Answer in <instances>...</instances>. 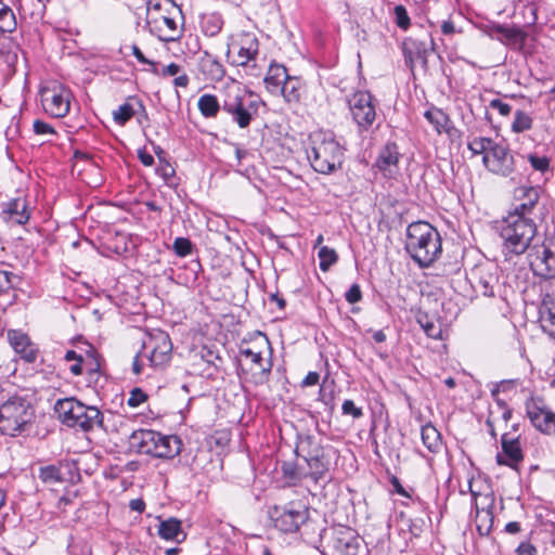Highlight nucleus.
Wrapping results in <instances>:
<instances>
[{"mask_svg": "<svg viewBox=\"0 0 555 555\" xmlns=\"http://www.w3.org/2000/svg\"><path fill=\"white\" fill-rule=\"evenodd\" d=\"M182 449V441L176 435H163L160 434V439L158 441V447L156 450V457L160 459H173L179 455Z\"/></svg>", "mask_w": 555, "mask_h": 555, "instance_id": "obj_31", "label": "nucleus"}, {"mask_svg": "<svg viewBox=\"0 0 555 555\" xmlns=\"http://www.w3.org/2000/svg\"><path fill=\"white\" fill-rule=\"evenodd\" d=\"M282 474L283 477L292 481L293 485L299 483L302 480L309 478L308 472L304 470L298 465L291 462L283 463Z\"/></svg>", "mask_w": 555, "mask_h": 555, "instance_id": "obj_41", "label": "nucleus"}, {"mask_svg": "<svg viewBox=\"0 0 555 555\" xmlns=\"http://www.w3.org/2000/svg\"><path fill=\"white\" fill-rule=\"evenodd\" d=\"M3 214L8 215V218L17 224H25L30 218V212L24 198L9 201L4 205Z\"/></svg>", "mask_w": 555, "mask_h": 555, "instance_id": "obj_30", "label": "nucleus"}, {"mask_svg": "<svg viewBox=\"0 0 555 555\" xmlns=\"http://www.w3.org/2000/svg\"><path fill=\"white\" fill-rule=\"evenodd\" d=\"M485 166L492 172L507 176L514 170L515 162L509 150L502 143L493 142L482 157Z\"/></svg>", "mask_w": 555, "mask_h": 555, "instance_id": "obj_15", "label": "nucleus"}, {"mask_svg": "<svg viewBox=\"0 0 555 555\" xmlns=\"http://www.w3.org/2000/svg\"><path fill=\"white\" fill-rule=\"evenodd\" d=\"M142 350L151 367L163 369L170 362L172 357L171 339L166 332L155 330L143 341Z\"/></svg>", "mask_w": 555, "mask_h": 555, "instance_id": "obj_7", "label": "nucleus"}, {"mask_svg": "<svg viewBox=\"0 0 555 555\" xmlns=\"http://www.w3.org/2000/svg\"><path fill=\"white\" fill-rule=\"evenodd\" d=\"M402 52L405 63L411 70H413L416 63H420L424 69H427L430 49L425 41L408 38L402 43Z\"/></svg>", "mask_w": 555, "mask_h": 555, "instance_id": "obj_19", "label": "nucleus"}, {"mask_svg": "<svg viewBox=\"0 0 555 555\" xmlns=\"http://www.w3.org/2000/svg\"><path fill=\"white\" fill-rule=\"evenodd\" d=\"M539 315L543 331L555 338V305L544 301L539 309Z\"/></svg>", "mask_w": 555, "mask_h": 555, "instance_id": "obj_37", "label": "nucleus"}, {"mask_svg": "<svg viewBox=\"0 0 555 555\" xmlns=\"http://www.w3.org/2000/svg\"><path fill=\"white\" fill-rule=\"evenodd\" d=\"M341 412L344 415H351L353 418H360L363 415L362 409L357 406L350 399L343 402Z\"/></svg>", "mask_w": 555, "mask_h": 555, "instance_id": "obj_52", "label": "nucleus"}, {"mask_svg": "<svg viewBox=\"0 0 555 555\" xmlns=\"http://www.w3.org/2000/svg\"><path fill=\"white\" fill-rule=\"evenodd\" d=\"M151 72L154 75L162 77L177 76L181 72V66L177 63H170L169 65L163 67L162 70H158L155 64Z\"/></svg>", "mask_w": 555, "mask_h": 555, "instance_id": "obj_51", "label": "nucleus"}, {"mask_svg": "<svg viewBox=\"0 0 555 555\" xmlns=\"http://www.w3.org/2000/svg\"><path fill=\"white\" fill-rule=\"evenodd\" d=\"M496 268L493 264L475 266L469 273L473 288L486 297L494 296V286L498 284Z\"/></svg>", "mask_w": 555, "mask_h": 555, "instance_id": "obj_16", "label": "nucleus"}, {"mask_svg": "<svg viewBox=\"0 0 555 555\" xmlns=\"http://www.w3.org/2000/svg\"><path fill=\"white\" fill-rule=\"evenodd\" d=\"M501 452H498L495 459L499 465L508 466L519 472L520 466V435L504 433L501 437Z\"/></svg>", "mask_w": 555, "mask_h": 555, "instance_id": "obj_17", "label": "nucleus"}, {"mask_svg": "<svg viewBox=\"0 0 555 555\" xmlns=\"http://www.w3.org/2000/svg\"><path fill=\"white\" fill-rule=\"evenodd\" d=\"M144 360H146V359L143 356V350H141L140 352L137 353V356L134 357L133 362H132V372L135 375H139L142 373Z\"/></svg>", "mask_w": 555, "mask_h": 555, "instance_id": "obj_59", "label": "nucleus"}, {"mask_svg": "<svg viewBox=\"0 0 555 555\" xmlns=\"http://www.w3.org/2000/svg\"><path fill=\"white\" fill-rule=\"evenodd\" d=\"M490 107L493 109H496L502 116L509 115V113L512 111V107L509 104H507L499 99L492 100L490 102Z\"/></svg>", "mask_w": 555, "mask_h": 555, "instance_id": "obj_57", "label": "nucleus"}, {"mask_svg": "<svg viewBox=\"0 0 555 555\" xmlns=\"http://www.w3.org/2000/svg\"><path fill=\"white\" fill-rule=\"evenodd\" d=\"M147 400V395L141 388H133L129 398L127 399V404L130 408H138L140 404Z\"/></svg>", "mask_w": 555, "mask_h": 555, "instance_id": "obj_50", "label": "nucleus"}, {"mask_svg": "<svg viewBox=\"0 0 555 555\" xmlns=\"http://www.w3.org/2000/svg\"><path fill=\"white\" fill-rule=\"evenodd\" d=\"M416 321L425 334L434 339H442V323L438 318L429 315L427 312H420Z\"/></svg>", "mask_w": 555, "mask_h": 555, "instance_id": "obj_34", "label": "nucleus"}, {"mask_svg": "<svg viewBox=\"0 0 555 555\" xmlns=\"http://www.w3.org/2000/svg\"><path fill=\"white\" fill-rule=\"evenodd\" d=\"M83 367L86 372H100V356L92 347H90V350L87 351V358H83Z\"/></svg>", "mask_w": 555, "mask_h": 555, "instance_id": "obj_46", "label": "nucleus"}, {"mask_svg": "<svg viewBox=\"0 0 555 555\" xmlns=\"http://www.w3.org/2000/svg\"><path fill=\"white\" fill-rule=\"evenodd\" d=\"M8 339L15 353L27 363H34L38 357V347L29 336L21 331L11 330L8 332Z\"/></svg>", "mask_w": 555, "mask_h": 555, "instance_id": "obj_21", "label": "nucleus"}, {"mask_svg": "<svg viewBox=\"0 0 555 555\" xmlns=\"http://www.w3.org/2000/svg\"><path fill=\"white\" fill-rule=\"evenodd\" d=\"M35 417V409L26 397L12 396L0 404V431L14 436L25 430Z\"/></svg>", "mask_w": 555, "mask_h": 555, "instance_id": "obj_5", "label": "nucleus"}, {"mask_svg": "<svg viewBox=\"0 0 555 555\" xmlns=\"http://www.w3.org/2000/svg\"><path fill=\"white\" fill-rule=\"evenodd\" d=\"M333 547L337 555H359L361 539L350 529L340 528L334 538Z\"/></svg>", "mask_w": 555, "mask_h": 555, "instance_id": "obj_22", "label": "nucleus"}, {"mask_svg": "<svg viewBox=\"0 0 555 555\" xmlns=\"http://www.w3.org/2000/svg\"><path fill=\"white\" fill-rule=\"evenodd\" d=\"M61 466H62L61 463L59 465L52 464V465L41 466L39 468L38 477L40 478V480L43 483L53 485V483L62 482L64 480V478L61 473Z\"/></svg>", "mask_w": 555, "mask_h": 555, "instance_id": "obj_40", "label": "nucleus"}, {"mask_svg": "<svg viewBox=\"0 0 555 555\" xmlns=\"http://www.w3.org/2000/svg\"><path fill=\"white\" fill-rule=\"evenodd\" d=\"M393 11L397 26L403 30L408 29L411 21L406 9L402 4H399L395 7Z\"/></svg>", "mask_w": 555, "mask_h": 555, "instance_id": "obj_49", "label": "nucleus"}, {"mask_svg": "<svg viewBox=\"0 0 555 555\" xmlns=\"http://www.w3.org/2000/svg\"><path fill=\"white\" fill-rule=\"evenodd\" d=\"M181 526V520L175 517H169L165 520H160L157 533L163 540L177 541L180 543L186 538V533L182 530Z\"/></svg>", "mask_w": 555, "mask_h": 555, "instance_id": "obj_27", "label": "nucleus"}, {"mask_svg": "<svg viewBox=\"0 0 555 555\" xmlns=\"http://www.w3.org/2000/svg\"><path fill=\"white\" fill-rule=\"evenodd\" d=\"M41 104L47 114L62 118L70 108V91L63 85L44 87L41 89Z\"/></svg>", "mask_w": 555, "mask_h": 555, "instance_id": "obj_12", "label": "nucleus"}, {"mask_svg": "<svg viewBox=\"0 0 555 555\" xmlns=\"http://www.w3.org/2000/svg\"><path fill=\"white\" fill-rule=\"evenodd\" d=\"M309 467V479H311L314 483H318L320 479H323L330 469V455L328 450L326 449L322 453L318 454V456L307 457L305 459Z\"/></svg>", "mask_w": 555, "mask_h": 555, "instance_id": "obj_28", "label": "nucleus"}, {"mask_svg": "<svg viewBox=\"0 0 555 555\" xmlns=\"http://www.w3.org/2000/svg\"><path fill=\"white\" fill-rule=\"evenodd\" d=\"M198 70L209 81H220L225 75L223 65L207 51H204L198 60Z\"/></svg>", "mask_w": 555, "mask_h": 555, "instance_id": "obj_25", "label": "nucleus"}, {"mask_svg": "<svg viewBox=\"0 0 555 555\" xmlns=\"http://www.w3.org/2000/svg\"><path fill=\"white\" fill-rule=\"evenodd\" d=\"M522 198L526 199V202H522V204H527V211L531 209L539 199V192L534 188H528L522 193Z\"/></svg>", "mask_w": 555, "mask_h": 555, "instance_id": "obj_55", "label": "nucleus"}, {"mask_svg": "<svg viewBox=\"0 0 555 555\" xmlns=\"http://www.w3.org/2000/svg\"><path fill=\"white\" fill-rule=\"evenodd\" d=\"M400 152L397 143L387 142L379 151L378 156L375 160V167L382 172V175L391 179L398 173Z\"/></svg>", "mask_w": 555, "mask_h": 555, "instance_id": "obj_18", "label": "nucleus"}, {"mask_svg": "<svg viewBox=\"0 0 555 555\" xmlns=\"http://www.w3.org/2000/svg\"><path fill=\"white\" fill-rule=\"evenodd\" d=\"M197 107L204 117L215 118L222 108V104L219 103L216 95L205 93L199 96Z\"/></svg>", "mask_w": 555, "mask_h": 555, "instance_id": "obj_38", "label": "nucleus"}, {"mask_svg": "<svg viewBox=\"0 0 555 555\" xmlns=\"http://www.w3.org/2000/svg\"><path fill=\"white\" fill-rule=\"evenodd\" d=\"M527 204H522V251L528 249L529 246L535 244L546 243L551 238L546 237L545 233L538 230V224L534 220L526 218Z\"/></svg>", "mask_w": 555, "mask_h": 555, "instance_id": "obj_24", "label": "nucleus"}, {"mask_svg": "<svg viewBox=\"0 0 555 555\" xmlns=\"http://www.w3.org/2000/svg\"><path fill=\"white\" fill-rule=\"evenodd\" d=\"M134 113L132 104L126 102L113 112V119L117 125L124 126L133 117Z\"/></svg>", "mask_w": 555, "mask_h": 555, "instance_id": "obj_43", "label": "nucleus"}, {"mask_svg": "<svg viewBox=\"0 0 555 555\" xmlns=\"http://www.w3.org/2000/svg\"><path fill=\"white\" fill-rule=\"evenodd\" d=\"M391 486L393 487V490L396 493L402 495V496H405V498H410L411 495L408 493V491L402 487L400 480L398 477L396 476H391L390 479H389Z\"/></svg>", "mask_w": 555, "mask_h": 555, "instance_id": "obj_60", "label": "nucleus"}, {"mask_svg": "<svg viewBox=\"0 0 555 555\" xmlns=\"http://www.w3.org/2000/svg\"><path fill=\"white\" fill-rule=\"evenodd\" d=\"M344 147L328 133L319 132L310 137L307 158L312 169L321 175H331L344 163Z\"/></svg>", "mask_w": 555, "mask_h": 555, "instance_id": "obj_2", "label": "nucleus"}, {"mask_svg": "<svg viewBox=\"0 0 555 555\" xmlns=\"http://www.w3.org/2000/svg\"><path fill=\"white\" fill-rule=\"evenodd\" d=\"M54 411L60 421L68 427L79 428L82 431L104 428L103 413L96 406L87 405L76 398L59 399Z\"/></svg>", "mask_w": 555, "mask_h": 555, "instance_id": "obj_3", "label": "nucleus"}, {"mask_svg": "<svg viewBox=\"0 0 555 555\" xmlns=\"http://www.w3.org/2000/svg\"><path fill=\"white\" fill-rule=\"evenodd\" d=\"M404 248L421 268H428L442 251L441 236L428 222H413L406 229Z\"/></svg>", "mask_w": 555, "mask_h": 555, "instance_id": "obj_1", "label": "nucleus"}, {"mask_svg": "<svg viewBox=\"0 0 555 555\" xmlns=\"http://www.w3.org/2000/svg\"><path fill=\"white\" fill-rule=\"evenodd\" d=\"M288 76V72L284 65L275 63L270 64L268 73L263 79L267 90L271 94L279 95L280 90Z\"/></svg>", "mask_w": 555, "mask_h": 555, "instance_id": "obj_26", "label": "nucleus"}, {"mask_svg": "<svg viewBox=\"0 0 555 555\" xmlns=\"http://www.w3.org/2000/svg\"><path fill=\"white\" fill-rule=\"evenodd\" d=\"M554 243L550 240L546 243L529 246L524 253L528 260V264L534 275L550 279L555 275V250Z\"/></svg>", "mask_w": 555, "mask_h": 555, "instance_id": "obj_8", "label": "nucleus"}, {"mask_svg": "<svg viewBox=\"0 0 555 555\" xmlns=\"http://www.w3.org/2000/svg\"><path fill=\"white\" fill-rule=\"evenodd\" d=\"M201 26L206 36H217L223 27V18L219 13L203 14L201 17Z\"/></svg>", "mask_w": 555, "mask_h": 555, "instance_id": "obj_39", "label": "nucleus"}, {"mask_svg": "<svg viewBox=\"0 0 555 555\" xmlns=\"http://www.w3.org/2000/svg\"><path fill=\"white\" fill-rule=\"evenodd\" d=\"M345 299L349 304H357L362 299V292L360 285L354 283L350 286V288L345 294Z\"/></svg>", "mask_w": 555, "mask_h": 555, "instance_id": "obj_54", "label": "nucleus"}, {"mask_svg": "<svg viewBox=\"0 0 555 555\" xmlns=\"http://www.w3.org/2000/svg\"><path fill=\"white\" fill-rule=\"evenodd\" d=\"M258 52V39L256 37L245 36L242 39L237 55L233 59L232 63L236 66H246L250 61L256 59Z\"/></svg>", "mask_w": 555, "mask_h": 555, "instance_id": "obj_29", "label": "nucleus"}, {"mask_svg": "<svg viewBox=\"0 0 555 555\" xmlns=\"http://www.w3.org/2000/svg\"><path fill=\"white\" fill-rule=\"evenodd\" d=\"M16 278L14 273L0 269V295H8L13 289Z\"/></svg>", "mask_w": 555, "mask_h": 555, "instance_id": "obj_47", "label": "nucleus"}, {"mask_svg": "<svg viewBox=\"0 0 555 555\" xmlns=\"http://www.w3.org/2000/svg\"><path fill=\"white\" fill-rule=\"evenodd\" d=\"M424 117L435 127L436 131L440 134L442 132L452 134L455 128L451 126L449 116L440 108L431 107L424 113Z\"/></svg>", "mask_w": 555, "mask_h": 555, "instance_id": "obj_33", "label": "nucleus"}, {"mask_svg": "<svg viewBox=\"0 0 555 555\" xmlns=\"http://www.w3.org/2000/svg\"><path fill=\"white\" fill-rule=\"evenodd\" d=\"M33 128L36 134H56V131L51 125L39 119L34 121Z\"/></svg>", "mask_w": 555, "mask_h": 555, "instance_id": "obj_56", "label": "nucleus"}, {"mask_svg": "<svg viewBox=\"0 0 555 555\" xmlns=\"http://www.w3.org/2000/svg\"><path fill=\"white\" fill-rule=\"evenodd\" d=\"M302 81L296 76H288L283 83L280 94L287 103H298L301 96Z\"/></svg>", "mask_w": 555, "mask_h": 555, "instance_id": "obj_36", "label": "nucleus"}, {"mask_svg": "<svg viewBox=\"0 0 555 555\" xmlns=\"http://www.w3.org/2000/svg\"><path fill=\"white\" fill-rule=\"evenodd\" d=\"M259 337L260 341H242L238 347L240 357L245 361V364H242V373L245 380L255 386L267 384L272 371V361L262 357L263 347L270 348V343L264 334L259 333Z\"/></svg>", "mask_w": 555, "mask_h": 555, "instance_id": "obj_4", "label": "nucleus"}, {"mask_svg": "<svg viewBox=\"0 0 555 555\" xmlns=\"http://www.w3.org/2000/svg\"><path fill=\"white\" fill-rule=\"evenodd\" d=\"M261 100L253 92H229L222 103V109L241 129L249 127L258 116Z\"/></svg>", "mask_w": 555, "mask_h": 555, "instance_id": "obj_6", "label": "nucleus"}, {"mask_svg": "<svg viewBox=\"0 0 555 555\" xmlns=\"http://www.w3.org/2000/svg\"><path fill=\"white\" fill-rule=\"evenodd\" d=\"M160 433L152 429L134 430L129 437V443L138 453L147 454L156 457V450Z\"/></svg>", "mask_w": 555, "mask_h": 555, "instance_id": "obj_20", "label": "nucleus"}, {"mask_svg": "<svg viewBox=\"0 0 555 555\" xmlns=\"http://www.w3.org/2000/svg\"><path fill=\"white\" fill-rule=\"evenodd\" d=\"M320 375L317 372H309L306 377L302 379L301 385L304 387L313 386L319 383Z\"/></svg>", "mask_w": 555, "mask_h": 555, "instance_id": "obj_62", "label": "nucleus"}, {"mask_svg": "<svg viewBox=\"0 0 555 555\" xmlns=\"http://www.w3.org/2000/svg\"><path fill=\"white\" fill-rule=\"evenodd\" d=\"M68 554L69 555H91V546L85 540H73L68 544Z\"/></svg>", "mask_w": 555, "mask_h": 555, "instance_id": "obj_48", "label": "nucleus"}, {"mask_svg": "<svg viewBox=\"0 0 555 555\" xmlns=\"http://www.w3.org/2000/svg\"><path fill=\"white\" fill-rule=\"evenodd\" d=\"M348 105L359 131H369L376 119V107L373 95L369 91L354 92L349 98Z\"/></svg>", "mask_w": 555, "mask_h": 555, "instance_id": "obj_9", "label": "nucleus"}, {"mask_svg": "<svg viewBox=\"0 0 555 555\" xmlns=\"http://www.w3.org/2000/svg\"><path fill=\"white\" fill-rule=\"evenodd\" d=\"M493 140L489 138H474L470 141H468L467 146L472 151L474 155L482 154L483 156L488 151H490Z\"/></svg>", "mask_w": 555, "mask_h": 555, "instance_id": "obj_44", "label": "nucleus"}, {"mask_svg": "<svg viewBox=\"0 0 555 555\" xmlns=\"http://www.w3.org/2000/svg\"><path fill=\"white\" fill-rule=\"evenodd\" d=\"M468 491L472 494L473 503L476 508V530L480 537H487L493 526V499L489 495H481L473 489V481H468Z\"/></svg>", "mask_w": 555, "mask_h": 555, "instance_id": "obj_13", "label": "nucleus"}, {"mask_svg": "<svg viewBox=\"0 0 555 555\" xmlns=\"http://www.w3.org/2000/svg\"><path fill=\"white\" fill-rule=\"evenodd\" d=\"M131 50H132V54L135 56V59L138 60L139 63L149 64L152 66L155 65V63L153 61H151L144 56V54L142 53V51L140 50V48L138 46L132 44Z\"/></svg>", "mask_w": 555, "mask_h": 555, "instance_id": "obj_61", "label": "nucleus"}, {"mask_svg": "<svg viewBox=\"0 0 555 555\" xmlns=\"http://www.w3.org/2000/svg\"><path fill=\"white\" fill-rule=\"evenodd\" d=\"M272 518L278 530L284 533H294L307 524L309 509L305 505L291 503L282 509L275 507Z\"/></svg>", "mask_w": 555, "mask_h": 555, "instance_id": "obj_10", "label": "nucleus"}, {"mask_svg": "<svg viewBox=\"0 0 555 555\" xmlns=\"http://www.w3.org/2000/svg\"><path fill=\"white\" fill-rule=\"evenodd\" d=\"M194 245L188 237H177L173 241L172 249L178 257H186L193 253Z\"/></svg>", "mask_w": 555, "mask_h": 555, "instance_id": "obj_45", "label": "nucleus"}, {"mask_svg": "<svg viewBox=\"0 0 555 555\" xmlns=\"http://www.w3.org/2000/svg\"><path fill=\"white\" fill-rule=\"evenodd\" d=\"M515 380H502L494 389H492V396L496 397L500 391H507L513 388Z\"/></svg>", "mask_w": 555, "mask_h": 555, "instance_id": "obj_63", "label": "nucleus"}, {"mask_svg": "<svg viewBox=\"0 0 555 555\" xmlns=\"http://www.w3.org/2000/svg\"><path fill=\"white\" fill-rule=\"evenodd\" d=\"M528 159L533 169L545 172L548 170L550 160L546 156L529 155Z\"/></svg>", "mask_w": 555, "mask_h": 555, "instance_id": "obj_53", "label": "nucleus"}, {"mask_svg": "<svg viewBox=\"0 0 555 555\" xmlns=\"http://www.w3.org/2000/svg\"><path fill=\"white\" fill-rule=\"evenodd\" d=\"M7 16H10L13 20L12 27L7 29H2L3 31H12L15 28V16L12 9L5 4L0 5V21H3Z\"/></svg>", "mask_w": 555, "mask_h": 555, "instance_id": "obj_58", "label": "nucleus"}, {"mask_svg": "<svg viewBox=\"0 0 555 555\" xmlns=\"http://www.w3.org/2000/svg\"><path fill=\"white\" fill-rule=\"evenodd\" d=\"M421 437L423 444L431 453H438L442 447V438L439 430L429 422L422 426Z\"/></svg>", "mask_w": 555, "mask_h": 555, "instance_id": "obj_35", "label": "nucleus"}, {"mask_svg": "<svg viewBox=\"0 0 555 555\" xmlns=\"http://www.w3.org/2000/svg\"><path fill=\"white\" fill-rule=\"evenodd\" d=\"M520 222V209L515 207L513 212L503 218L500 225V236L503 240V254L505 261L512 262L514 258H518V246L520 245V234L518 233V224Z\"/></svg>", "mask_w": 555, "mask_h": 555, "instance_id": "obj_11", "label": "nucleus"}, {"mask_svg": "<svg viewBox=\"0 0 555 555\" xmlns=\"http://www.w3.org/2000/svg\"><path fill=\"white\" fill-rule=\"evenodd\" d=\"M146 24L150 33L164 42H173L183 35V27L170 14H164L155 17L147 16Z\"/></svg>", "mask_w": 555, "mask_h": 555, "instance_id": "obj_14", "label": "nucleus"}, {"mask_svg": "<svg viewBox=\"0 0 555 555\" xmlns=\"http://www.w3.org/2000/svg\"><path fill=\"white\" fill-rule=\"evenodd\" d=\"M320 259L319 267L321 271L326 272L330 268L338 261V255L335 249L327 246H321L318 251Z\"/></svg>", "mask_w": 555, "mask_h": 555, "instance_id": "obj_42", "label": "nucleus"}, {"mask_svg": "<svg viewBox=\"0 0 555 555\" xmlns=\"http://www.w3.org/2000/svg\"><path fill=\"white\" fill-rule=\"evenodd\" d=\"M325 450L326 449L321 446L320 441L314 436L301 435L298 437L295 452L305 460L314 455L318 456V454Z\"/></svg>", "mask_w": 555, "mask_h": 555, "instance_id": "obj_32", "label": "nucleus"}, {"mask_svg": "<svg viewBox=\"0 0 555 555\" xmlns=\"http://www.w3.org/2000/svg\"><path fill=\"white\" fill-rule=\"evenodd\" d=\"M69 371L75 376L81 375L82 372L85 371L83 358H79L78 360H76L75 363L69 366Z\"/></svg>", "mask_w": 555, "mask_h": 555, "instance_id": "obj_64", "label": "nucleus"}, {"mask_svg": "<svg viewBox=\"0 0 555 555\" xmlns=\"http://www.w3.org/2000/svg\"><path fill=\"white\" fill-rule=\"evenodd\" d=\"M527 415L531 424L540 431L555 434V413L537 405L534 402H528Z\"/></svg>", "mask_w": 555, "mask_h": 555, "instance_id": "obj_23", "label": "nucleus"}]
</instances>
